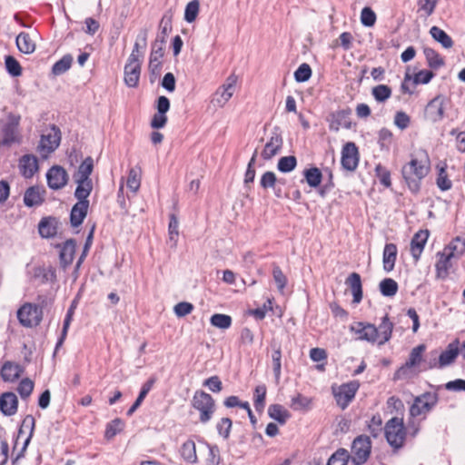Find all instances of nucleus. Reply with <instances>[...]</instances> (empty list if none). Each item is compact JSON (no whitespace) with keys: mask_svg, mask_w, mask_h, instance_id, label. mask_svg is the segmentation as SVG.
<instances>
[{"mask_svg":"<svg viewBox=\"0 0 465 465\" xmlns=\"http://www.w3.org/2000/svg\"><path fill=\"white\" fill-rule=\"evenodd\" d=\"M76 183V188L74 190V196L77 199L78 202L90 203L88 200L89 195L93 191V180H78L74 179Z\"/></svg>","mask_w":465,"mask_h":465,"instance_id":"nucleus-26","label":"nucleus"},{"mask_svg":"<svg viewBox=\"0 0 465 465\" xmlns=\"http://www.w3.org/2000/svg\"><path fill=\"white\" fill-rule=\"evenodd\" d=\"M341 163L343 169L353 172L359 164V151L352 142L345 143L341 150Z\"/></svg>","mask_w":465,"mask_h":465,"instance_id":"nucleus-13","label":"nucleus"},{"mask_svg":"<svg viewBox=\"0 0 465 465\" xmlns=\"http://www.w3.org/2000/svg\"><path fill=\"white\" fill-rule=\"evenodd\" d=\"M460 351V340L456 338L450 342L445 351L439 355L438 363L443 367L452 364L459 356Z\"/></svg>","mask_w":465,"mask_h":465,"instance_id":"nucleus-21","label":"nucleus"},{"mask_svg":"<svg viewBox=\"0 0 465 465\" xmlns=\"http://www.w3.org/2000/svg\"><path fill=\"white\" fill-rule=\"evenodd\" d=\"M439 395L436 392L426 391L414 398L413 403L410 408V415L412 418L431 411L438 404Z\"/></svg>","mask_w":465,"mask_h":465,"instance_id":"nucleus-7","label":"nucleus"},{"mask_svg":"<svg viewBox=\"0 0 465 465\" xmlns=\"http://www.w3.org/2000/svg\"><path fill=\"white\" fill-rule=\"evenodd\" d=\"M267 388L264 384H261L254 389V408L256 411L262 412L265 407V398Z\"/></svg>","mask_w":465,"mask_h":465,"instance_id":"nucleus-49","label":"nucleus"},{"mask_svg":"<svg viewBox=\"0 0 465 465\" xmlns=\"http://www.w3.org/2000/svg\"><path fill=\"white\" fill-rule=\"evenodd\" d=\"M200 8V3L198 0H193L189 2L184 10V20L187 23H193L195 21Z\"/></svg>","mask_w":465,"mask_h":465,"instance_id":"nucleus-57","label":"nucleus"},{"mask_svg":"<svg viewBox=\"0 0 465 465\" xmlns=\"http://www.w3.org/2000/svg\"><path fill=\"white\" fill-rule=\"evenodd\" d=\"M236 80V76L232 74L226 79L225 84L222 85L221 97L223 98V103H226L232 96Z\"/></svg>","mask_w":465,"mask_h":465,"instance_id":"nucleus-56","label":"nucleus"},{"mask_svg":"<svg viewBox=\"0 0 465 465\" xmlns=\"http://www.w3.org/2000/svg\"><path fill=\"white\" fill-rule=\"evenodd\" d=\"M429 172L430 165L423 163L416 158H412L401 168L402 178L404 179L408 189L413 194L420 193L421 181L428 175Z\"/></svg>","mask_w":465,"mask_h":465,"instance_id":"nucleus-1","label":"nucleus"},{"mask_svg":"<svg viewBox=\"0 0 465 465\" xmlns=\"http://www.w3.org/2000/svg\"><path fill=\"white\" fill-rule=\"evenodd\" d=\"M18 399L14 392L2 393V414L12 416L16 413Z\"/></svg>","mask_w":465,"mask_h":465,"instance_id":"nucleus-31","label":"nucleus"},{"mask_svg":"<svg viewBox=\"0 0 465 465\" xmlns=\"http://www.w3.org/2000/svg\"><path fill=\"white\" fill-rule=\"evenodd\" d=\"M430 235L429 230H419L411 238V253L415 262H418L423 252L428 237Z\"/></svg>","mask_w":465,"mask_h":465,"instance_id":"nucleus-19","label":"nucleus"},{"mask_svg":"<svg viewBox=\"0 0 465 465\" xmlns=\"http://www.w3.org/2000/svg\"><path fill=\"white\" fill-rule=\"evenodd\" d=\"M379 288L383 296L392 297L397 293L399 285L395 280L391 278H385L380 282Z\"/></svg>","mask_w":465,"mask_h":465,"instance_id":"nucleus-47","label":"nucleus"},{"mask_svg":"<svg viewBox=\"0 0 465 465\" xmlns=\"http://www.w3.org/2000/svg\"><path fill=\"white\" fill-rule=\"evenodd\" d=\"M312 74L311 66L308 64L303 63L294 72V79L298 83H304L311 78Z\"/></svg>","mask_w":465,"mask_h":465,"instance_id":"nucleus-61","label":"nucleus"},{"mask_svg":"<svg viewBox=\"0 0 465 465\" xmlns=\"http://www.w3.org/2000/svg\"><path fill=\"white\" fill-rule=\"evenodd\" d=\"M445 97L441 94L436 95L424 108L425 120L435 124L444 118Z\"/></svg>","mask_w":465,"mask_h":465,"instance_id":"nucleus-10","label":"nucleus"},{"mask_svg":"<svg viewBox=\"0 0 465 465\" xmlns=\"http://www.w3.org/2000/svg\"><path fill=\"white\" fill-rule=\"evenodd\" d=\"M449 257L459 259L465 252V241L457 236L442 250Z\"/></svg>","mask_w":465,"mask_h":465,"instance_id":"nucleus-34","label":"nucleus"},{"mask_svg":"<svg viewBox=\"0 0 465 465\" xmlns=\"http://www.w3.org/2000/svg\"><path fill=\"white\" fill-rule=\"evenodd\" d=\"M430 34L435 41L446 49L451 48L454 45L452 38L444 30L436 25L430 29Z\"/></svg>","mask_w":465,"mask_h":465,"instance_id":"nucleus-40","label":"nucleus"},{"mask_svg":"<svg viewBox=\"0 0 465 465\" xmlns=\"http://www.w3.org/2000/svg\"><path fill=\"white\" fill-rule=\"evenodd\" d=\"M124 427V422L120 418H115L106 424L104 437L107 440L113 439L116 434L120 433Z\"/></svg>","mask_w":465,"mask_h":465,"instance_id":"nucleus-50","label":"nucleus"},{"mask_svg":"<svg viewBox=\"0 0 465 465\" xmlns=\"http://www.w3.org/2000/svg\"><path fill=\"white\" fill-rule=\"evenodd\" d=\"M426 350L425 344H420L414 347L405 364L402 365L397 371L396 374L400 377L401 374H404L407 369L418 366L422 361V354Z\"/></svg>","mask_w":465,"mask_h":465,"instance_id":"nucleus-23","label":"nucleus"},{"mask_svg":"<svg viewBox=\"0 0 465 465\" xmlns=\"http://www.w3.org/2000/svg\"><path fill=\"white\" fill-rule=\"evenodd\" d=\"M141 64L124 65V83L128 87L134 88L139 84Z\"/></svg>","mask_w":465,"mask_h":465,"instance_id":"nucleus-32","label":"nucleus"},{"mask_svg":"<svg viewBox=\"0 0 465 465\" xmlns=\"http://www.w3.org/2000/svg\"><path fill=\"white\" fill-rule=\"evenodd\" d=\"M59 248V263L63 269H66L74 261L76 241L74 239H68L63 243H58L55 246Z\"/></svg>","mask_w":465,"mask_h":465,"instance_id":"nucleus-17","label":"nucleus"},{"mask_svg":"<svg viewBox=\"0 0 465 465\" xmlns=\"http://www.w3.org/2000/svg\"><path fill=\"white\" fill-rule=\"evenodd\" d=\"M360 388V382L356 380L342 383L340 386H331V391L337 405L345 410L355 398Z\"/></svg>","mask_w":465,"mask_h":465,"instance_id":"nucleus-6","label":"nucleus"},{"mask_svg":"<svg viewBox=\"0 0 465 465\" xmlns=\"http://www.w3.org/2000/svg\"><path fill=\"white\" fill-rule=\"evenodd\" d=\"M35 427V420L32 415H26L22 421V424L18 430V438L24 434V430L27 429L29 430L28 436L25 439L21 449L17 451L15 458L13 460V463L17 461L20 458L24 457L25 451L33 437L34 430Z\"/></svg>","mask_w":465,"mask_h":465,"instance_id":"nucleus-18","label":"nucleus"},{"mask_svg":"<svg viewBox=\"0 0 465 465\" xmlns=\"http://www.w3.org/2000/svg\"><path fill=\"white\" fill-rule=\"evenodd\" d=\"M371 440L369 436L361 434L357 436L351 447V464L363 465L367 462L371 452Z\"/></svg>","mask_w":465,"mask_h":465,"instance_id":"nucleus-4","label":"nucleus"},{"mask_svg":"<svg viewBox=\"0 0 465 465\" xmlns=\"http://www.w3.org/2000/svg\"><path fill=\"white\" fill-rule=\"evenodd\" d=\"M351 462L350 452L343 448L338 449L328 460L327 465H347Z\"/></svg>","mask_w":465,"mask_h":465,"instance_id":"nucleus-46","label":"nucleus"},{"mask_svg":"<svg viewBox=\"0 0 465 465\" xmlns=\"http://www.w3.org/2000/svg\"><path fill=\"white\" fill-rule=\"evenodd\" d=\"M423 54L430 68L436 70L444 65V59L433 48L424 47Z\"/></svg>","mask_w":465,"mask_h":465,"instance_id":"nucleus-42","label":"nucleus"},{"mask_svg":"<svg viewBox=\"0 0 465 465\" xmlns=\"http://www.w3.org/2000/svg\"><path fill=\"white\" fill-rule=\"evenodd\" d=\"M361 22L364 26L371 27L376 22V14L371 7H364L361 13Z\"/></svg>","mask_w":465,"mask_h":465,"instance_id":"nucleus-63","label":"nucleus"},{"mask_svg":"<svg viewBox=\"0 0 465 465\" xmlns=\"http://www.w3.org/2000/svg\"><path fill=\"white\" fill-rule=\"evenodd\" d=\"M45 190L39 186H31L24 194V203L27 207L39 206L45 202Z\"/></svg>","mask_w":465,"mask_h":465,"instance_id":"nucleus-22","label":"nucleus"},{"mask_svg":"<svg viewBox=\"0 0 465 465\" xmlns=\"http://www.w3.org/2000/svg\"><path fill=\"white\" fill-rule=\"evenodd\" d=\"M17 318L25 327L37 326L43 318V308L37 304L25 303L17 311Z\"/></svg>","mask_w":465,"mask_h":465,"instance_id":"nucleus-8","label":"nucleus"},{"mask_svg":"<svg viewBox=\"0 0 465 465\" xmlns=\"http://www.w3.org/2000/svg\"><path fill=\"white\" fill-rule=\"evenodd\" d=\"M371 94L378 103H384L391 96V88L386 84H379L372 88Z\"/></svg>","mask_w":465,"mask_h":465,"instance_id":"nucleus-54","label":"nucleus"},{"mask_svg":"<svg viewBox=\"0 0 465 465\" xmlns=\"http://www.w3.org/2000/svg\"><path fill=\"white\" fill-rule=\"evenodd\" d=\"M384 434L387 442L395 450L402 448L407 436V428L402 418L393 417L389 420L384 426Z\"/></svg>","mask_w":465,"mask_h":465,"instance_id":"nucleus-2","label":"nucleus"},{"mask_svg":"<svg viewBox=\"0 0 465 465\" xmlns=\"http://www.w3.org/2000/svg\"><path fill=\"white\" fill-rule=\"evenodd\" d=\"M278 184V178L276 174L272 171L265 172L260 180V185L262 189L268 190L272 189Z\"/></svg>","mask_w":465,"mask_h":465,"instance_id":"nucleus-60","label":"nucleus"},{"mask_svg":"<svg viewBox=\"0 0 465 465\" xmlns=\"http://www.w3.org/2000/svg\"><path fill=\"white\" fill-rule=\"evenodd\" d=\"M351 110L350 107L331 112L326 119L329 124V130L337 133L339 132L341 127H343L345 129H351Z\"/></svg>","mask_w":465,"mask_h":465,"instance_id":"nucleus-11","label":"nucleus"},{"mask_svg":"<svg viewBox=\"0 0 465 465\" xmlns=\"http://www.w3.org/2000/svg\"><path fill=\"white\" fill-rule=\"evenodd\" d=\"M164 55V49L163 47V40L154 41L152 44V50L149 57V72L150 75L154 78L159 76L162 72L163 63L162 58Z\"/></svg>","mask_w":465,"mask_h":465,"instance_id":"nucleus-14","label":"nucleus"},{"mask_svg":"<svg viewBox=\"0 0 465 465\" xmlns=\"http://www.w3.org/2000/svg\"><path fill=\"white\" fill-rule=\"evenodd\" d=\"M5 67L6 72L12 77H18L21 76L23 74V68L20 63L13 55L5 56Z\"/></svg>","mask_w":465,"mask_h":465,"instance_id":"nucleus-48","label":"nucleus"},{"mask_svg":"<svg viewBox=\"0 0 465 465\" xmlns=\"http://www.w3.org/2000/svg\"><path fill=\"white\" fill-rule=\"evenodd\" d=\"M169 225H168V234L169 241L172 242V247H175L177 244V238L179 235V221L177 216L174 213H171L169 215Z\"/></svg>","mask_w":465,"mask_h":465,"instance_id":"nucleus-51","label":"nucleus"},{"mask_svg":"<svg viewBox=\"0 0 465 465\" xmlns=\"http://www.w3.org/2000/svg\"><path fill=\"white\" fill-rule=\"evenodd\" d=\"M94 170V160L91 156H87L82 163L79 165L78 169L74 173L73 179L78 180H88L91 179L90 175Z\"/></svg>","mask_w":465,"mask_h":465,"instance_id":"nucleus-38","label":"nucleus"},{"mask_svg":"<svg viewBox=\"0 0 465 465\" xmlns=\"http://www.w3.org/2000/svg\"><path fill=\"white\" fill-rule=\"evenodd\" d=\"M283 145V138L280 127L275 126L272 131L269 141L261 153L263 160H271L273 156L278 154Z\"/></svg>","mask_w":465,"mask_h":465,"instance_id":"nucleus-12","label":"nucleus"},{"mask_svg":"<svg viewBox=\"0 0 465 465\" xmlns=\"http://www.w3.org/2000/svg\"><path fill=\"white\" fill-rule=\"evenodd\" d=\"M306 183L312 188L318 187L322 180V173L318 167H311L303 171Z\"/></svg>","mask_w":465,"mask_h":465,"instance_id":"nucleus-43","label":"nucleus"},{"mask_svg":"<svg viewBox=\"0 0 465 465\" xmlns=\"http://www.w3.org/2000/svg\"><path fill=\"white\" fill-rule=\"evenodd\" d=\"M397 246L394 243H386L383 250V270L387 272L394 269L397 259Z\"/></svg>","mask_w":465,"mask_h":465,"instance_id":"nucleus-30","label":"nucleus"},{"mask_svg":"<svg viewBox=\"0 0 465 465\" xmlns=\"http://www.w3.org/2000/svg\"><path fill=\"white\" fill-rule=\"evenodd\" d=\"M46 180L49 188L52 190H60L67 184L69 176L64 167L54 165L47 171Z\"/></svg>","mask_w":465,"mask_h":465,"instance_id":"nucleus-15","label":"nucleus"},{"mask_svg":"<svg viewBox=\"0 0 465 465\" xmlns=\"http://www.w3.org/2000/svg\"><path fill=\"white\" fill-rule=\"evenodd\" d=\"M16 46L21 53L29 54L35 52V43L32 40L29 34L21 32L15 39Z\"/></svg>","mask_w":465,"mask_h":465,"instance_id":"nucleus-36","label":"nucleus"},{"mask_svg":"<svg viewBox=\"0 0 465 465\" xmlns=\"http://www.w3.org/2000/svg\"><path fill=\"white\" fill-rule=\"evenodd\" d=\"M21 116L9 114L6 123L2 126V146H12L20 144L23 136L19 130Z\"/></svg>","mask_w":465,"mask_h":465,"instance_id":"nucleus-5","label":"nucleus"},{"mask_svg":"<svg viewBox=\"0 0 465 465\" xmlns=\"http://www.w3.org/2000/svg\"><path fill=\"white\" fill-rule=\"evenodd\" d=\"M232 421L230 418H222L216 424V430L220 436L227 440L230 437Z\"/></svg>","mask_w":465,"mask_h":465,"instance_id":"nucleus-59","label":"nucleus"},{"mask_svg":"<svg viewBox=\"0 0 465 465\" xmlns=\"http://www.w3.org/2000/svg\"><path fill=\"white\" fill-rule=\"evenodd\" d=\"M192 406L200 412L199 420L203 424L212 420L216 409L214 399L203 391L194 392Z\"/></svg>","mask_w":465,"mask_h":465,"instance_id":"nucleus-3","label":"nucleus"},{"mask_svg":"<svg viewBox=\"0 0 465 465\" xmlns=\"http://www.w3.org/2000/svg\"><path fill=\"white\" fill-rule=\"evenodd\" d=\"M357 327L351 326V331H354L358 334V339L361 341H366L371 343H375L379 341V332L378 328L369 322H358L356 323Z\"/></svg>","mask_w":465,"mask_h":465,"instance_id":"nucleus-16","label":"nucleus"},{"mask_svg":"<svg viewBox=\"0 0 465 465\" xmlns=\"http://www.w3.org/2000/svg\"><path fill=\"white\" fill-rule=\"evenodd\" d=\"M438 256H440V258L435 264L436 275L437 278L444 280L449 274V270L451 267L450 260L452 258L449 257L448 254L442 251L438 252Z\"/></svg>","mask_w":465,"mask_h":465,"instance_id":"nucleus-35","label":"nucleus"},{"mask_svg":"<svg viewBox=\"0 0 465 465\" xmlns=\"http://www.w3.org/2000/svg\"><path fill=\"white\" fill-rule=\"evenodd\" d=\"M297 166V159L294 155L282 156L279 159L277 163V169L281 173H290L293 171Z\"/></svg>","mask_w":465,"mask_h":465,"instance_id":"nucleus-52","label":"nucleus"},{"mask_svg":"<svg viewBox=\"0 0 465 465\" xmlns=\"http://www.w3.org/2000/svg\"><path fill=\"white\" fill-rule=\"evenodd\" d=\"M34 381L30 380L29 378H25L21 380V381L18 384L17 391L22 399L28 398L34 390Z\"/></svg>","mask_w":465,"mask_h":465,"instance_id":"nucleus-62","label":"nucleus"},{"mask_svg":"<svg viewBox=\"0 0 465 465\" xmlns=\"http://www.w3.org/2000/svg\"><path fill=\"white\" fill-rule=\"evenodd\" d=\"M208 455L205 460V465H219L220 463V450L216 445H207Z\"/></svg>","mask_w":465,"mask_h":465,"instance_id":"nucleus-64","label":"nucleus"},{"mask_svg":"<svg viewBox=\"0 0 465 465\" xmlns=\"http://www.w3.org/2000/svg\"><path fill=\"white\" fill-rule=\"evenodd\" d=\"M60 141L61 131L56 125L52 124L50 130L41 135L38 150L42 155L47 156L56 150L60 144Z\"/></svg>","mask_w":465,"mask_h":465,"instance_id":"nucleus-9","label":"nucleus"},{"mask_svg":"<svg viewBox=\"0 0 465 465\" xmlns=\"http://www.w3.org/2000/svg\"><path fill=\"white\" fill-rule=\"evenodd\" d=\"M21 173L25 178H31L38 170L37 159L33 154H25L20 159Z\"/></svg>","mask_w":465,"mask_h":465,"instance_id":"nucleus-28","label":"nucleus"},{"mask_svg":"<svg viewBox=\"0 0 465 465\" xmlns=\"http://www.w3.org/2000/svg\"><path fill=\"white\" fill-rule=\"evenodd\" d=\"M438 174L436 178V184L441 191L450 190L452 187V182L449 178L447 173V166L444 164L443 166H437Z\"/></svg>","mask_w":465,"mask_h":465,"instance_id":"nucleus-45","label":"nucleus"},{"mask_svg":"<svg viewBox=\"0 0 465 465\" xmlns=\"http://www.w3.org/2000/svg\"><path fill=\"white\" fill-rule=\"evenodd\" d=\"M23 371L24 368L20 364L5 361L2 364V380L15 381L20 378Z\"/></svg>","mask_w":465,"mask_h":465,"instance_id":"nucleus-27","label":"nucleus"},{"mask_svg":"<svg viewBox=\"0 0 465 465\" xmlns=\"http://www.w3.org/2000/svg\"><path fill=\"white\" fill-rule=\"evenodd\" d=\"M90 203L78 202L74 204L70 213V223L72 227L76 228L80 226L85 219Z\"/></svg>","mask_w":465,"mask_h":465,"instance_id":"nucleus-25","label":"nucleus"},{"mask_svg":"<svg viewBox=\"0 0 465 465\" xmlns=\"http://www.w3.org/2000/svg\"><path fill=\"white\" fill-rule=\"evenodd\" d=\"M180 454L186 462L192 464L196 463L197 455L194 441L193 440L184 441L181 446Z\"/></svg>","mask_w":465,"mask_h":465,"instance_id":"nucleus-41","label":"nucleus"},{"mask_svg":"<svg viewBox=\"0 0 465 465\" xmlns=\"http://www.w3.org/2000/svg\"><path fill=\"white\" fill-rule=\"evenodd\" d=\"M345 284L351 289L352 302L360 303L362 300V283L361 275L358 272H351L345 280Z\"/></svg>","mask_w":465,"mask_h":465,"instance_id":"nucleus-24","label":"nucleus"},{"mask_svg":"<svg viewBox=\"0 0 465 465\" xmlns=\"http://www.w3.org/2000/svg\"><path fill=\"white\" fill-rule=\"evenodd\" d=\"M268 415L280 424H285L291 413L281 404H272L268 408Z\"/></svg>","mask_w":465,"mask_h":465,"instance_id":"nucleus-39","label":"nucleus"},{"mask_svg":"<svg viewBox=\"0 0 465 465\" xmlns=\"http://www.w3.org/2000/svg\"><path fill=\"white\" fill-rule=\"evenodd\" d=\"M368 430L373 438H377L382 431V420L379 413L374 414L368 423Z\"/></svg>","mask_w":465,"mask_h":465,"instance_id":"nucleus-58","label":"nucleus"},{"mask_svg":"<svg viewBox=\"0 0 465 465\" xmlns=\"http://www.w3.org/2000/svg\"><path fill=\"white\" fill-rule=\"evenodd\" d=\"M210 322L213 326L216 328L226 330L231 327L232 320L230 315L215 313L212 315Z\"/></svg>","mask_w":465,"mask_h":465,"instance_id":"nucleus-53","label":"nucleus"},{"mask_svg":"<svg viewBox=\"0 0 465 465\" xmlns=\"http://www.w3.org/2000/svg\"><path fill=\"white\" fill-rule=\"evenodd\" d=\"M377 328L379 337L381 338L378 341V344L382 345L391 340L393 331V323L390 321L388 314H385V316L381 318V322Z\"/></svg>","mask_w":465,"mask_h":465,"instance_id":"nucleus-37","label":"nucleus"},{"mask_svg":"<svg viewBox=\"0 0 465 465\" xmlns=\"http://www.w3.org/2000/svg\"><path fill=\"white\" fill-rule=\"evenodd\" d=\"M156 381L155 377L149 378L142 386L140 392L138 394V397L136 398L135 401L133 403V405L129 408V410L126 411L127 416H132L134 412L141 406L143 400L149 393V391L152 390L153 386L154 385Z\"/></svg>","mask_w":465,"mask_h":465,"instance_id":"nucleus-29","label":"nucleus"},{"mask_svg":"<svg viewBox=\"0 0 465 465\" xmlns=\"http://www.w3.org/2000/svg\"><path fill=\"white\" fill-rule=\"evenodd\" d=\"M375 176L379 179L381 184L386 188L391 187V172L381 163H378L374 169Z\"/></svg>","mask_w":465,"mask_h":465,"instance_id":"nucleus-55","label":"nucleus"},{"mask_svg":"<svg viewBox=\"0 0 465 465\" xmlns=\"http://www.w3.org/2000/svg\"><path fill=\"white\" fill-rule=\"evenodd\" d=\"M272 347V364L276 383H279L282 375V348L280 344L273 343Z\"/></svg>","mask_w":465,"mask_h":465,"instance_id":"nucleus-33","label":"nucleus"},{"mask_svg":"<svg viewBox=\"0 0 465 465\" xmlns=\"http://www.w3.org/2000/svg\"><path fill=\"white\" fill-rule=\"evenodd\" d=\"M72 63L73 56L69 54H64L60 60L54 64L52 66V74L55 76L64 74L71 68Z\"/></svg>","mask_w":465,"mask_h":465,"instance_id":"nucleus-44","label":"nucleus"},{"mask_svg":"<svg viewBox=\"0 0 465 465\" xmlns=\"http://www.w3.org/2000/svg\"><path fill=\"white\" fill-rule=\"evenodd\" d=\"M59 220L54 216L43 217L38 223V232L42 238L49 239L56 235Z\"/></svg>","mask_w":465,"mask_h":465,"instance_id":"nucleus-20","label":"nucleus"}]
</instances>
